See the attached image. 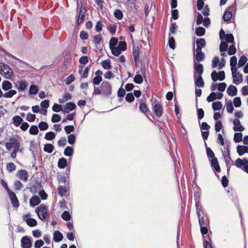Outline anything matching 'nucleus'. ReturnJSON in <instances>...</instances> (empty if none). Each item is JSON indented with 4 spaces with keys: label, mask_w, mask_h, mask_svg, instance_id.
Listing matches in <instances>:
<instances>
[{
    "label": "nucleus",
    "mask_w": 248,
    "mask_h": 248,
    "mask_svg": "<svg viewBox=\"0 0 248 248\" xmlns=\"http://www.w3.org/2000/svg\"><path fill=\"white\" fill-rule=\"evenodd\" d=\"M65 107L70 111L74 110L76 108V105L73 102H70L66 104Z\"/></svg>",
    "instance_id": "774afa93"
},
{
    "label": "nucleus",
    "mask_w": 248,
    "mask_h": 248,
    "mask_svg": "<svg viewBox=\"0 0 248 248\" xmlns=\"http://www.w3.org/2000/svg\"><path fill=\"white\" fill-rule=\"evenodd\" d=\"M237 64V58L235 56H232L230 59V65L231 66V71L237 70L235 66Z\"/></svg>",
    "instance_id": "c756f323"
},
{
    "label": "nucleus",
    "mask_w": 248,
    "mask_h": 248,
    "mask_svg": "<svg viewBox=\"0 0 248 248\" xmlns=\"http://www.w3.org/2000/svg\"><path fill=\"white\" fill-rule=\"evenodd\" d=\"M223 156L224 157L225 162L227 165V170L229 171L231 168V165L232 164V161L230 155V151L227 149V153L226 154H224L223 153Z\"/></svg>",
    "instance_id": "9d476101"
},
{
    "label": "nucleus",
    "mask_w": 248,
    "mask_h": 248,
    "mask_svg": "<svg viewBox=\"0 0 248 248\" xmlns=\"http://www.w3.org/2000/svg\"><path fill=\"white\" fill-rule=\"evenodd\" d=\"M101 65L105 69L107 70L110 69L112 67V66L110 64V60L109 59L103 61L101 62Z\"/></svg>",
    "instance_id": "cd10ccee"
},
{
    "label": "nucleus",
    "mask_w": 248,
    "mask_h": 248,
    "mask_svg": "<svg viewBox=\"0 0 248 248\" xmlns=\"http://www.w3.org/2000/svg\"><path fill=\"white\" fill-rule=\"evenodd\" d=\"M226 109L227 112L232 113L233 110V107L231 100L228 101L226 103Z\"/></svg>",
    "instance_id": "ea45409f"
},
{
    "label": "nucleus",
    "mask_w": 248,
    "mask_h": 248,
    "mask_svg": "<svg viewBox=\"0 0 248 248\" xmlns=\"http://www.w3.org/2000/svg\"><path fill=\"white\" fill-rule=\"evenodd\" d=\"M17 177L21 181L26 182L28 179V173L25 170H20L16 173Z\"/></svg>",
    "instance_id": "6e6552de"
},
{
    "label": "nucleus",
    "mask_w": 248,
    "mask_h": 248,
    "mask_svg": "<svg viewBox=\"0 0 248 248\" xmlns=\"http://www.w3.org/2000/svg\"><path fill=\"white\" fill-rule=\"evenodd\" d=\"M62 218L64 220H66V221H68L71 218V216L69 213L67 211H64L62 215Z\"/></svg>",
    "instance_id": "052dcab7"
},
{
    "label": "nucleus",
    "mask_w": 248,
    "mask_h": 248,
    "mask_svg": "<svg viewBox=\"0 0 248 248\" xmlns=\"http://www.w3.org/2000/svg\"><path fill=\"white\" fill-rule=\"evenodd\" d=\"M232 73L233 83L236 85H238L242 82L243 80L242 75L237 71V70H233V71H232Z\"/></svg>",
    "instance_id": "423d86ee"
},
{
    "label": "nucleus",
    "mask_w": 248,
    "mask_h": 248,
    "mask_svg": "<svg viewBox=\"0 0 248 248\" xmlns=\"http://www.w3.org/2000/svg\"><path fill=\"white\" fill-rule=\"evenodd\" d=\"M6 169L9 172H12L16 169V166L13 163H9L7 164Z\"/></svg>",
    "instance_id": "603ef678"
},
{
    "label": "nucleus",
    "mask_w": 248,
    "mask_h": 248,
    "mask_svg": "<svg viewBox=\"0 0 248 248\" xmlns=\"http://www.w3.org/2000/svg\"><path fill=\"white\" fill-rule=\"evenodd\" d=\"M64 130L66 134H70L71 132L74 131V127L73 125H69L65 126L64 128Z\"/></svg>",
    "instance_id": "e2e57ef3"
},
{
    "label": "nucleus",
    "mask_w": 248,
    "mask_h": 248,
    "mask_svg": "<svg viewBox=\"0 0 248 248\" xmlns=\"http://www.w3.org/2000/svg\"><path fill=\"white\" fill-rule=\"evenodd\" d=\"M114 16L117 19H122L123 17V14L121 10L117 9L114 12Z\"/></svg>",
    "instance_id": "a18cd8bd"
},
{
    "label": "nucleus",
    "mask_w": 248,
    "mask_h": 248,
    "mask_svg": "<svg viewBox=\"0 0 248 248\" xmlns=\"http://www.w3.org/2000/svg\"><path fill=\"white\" fill-rule=\"evenodd\" d=\"M35 211L39 218L42 220L49 217L48 207L44 204H41L36 207Z\"/></svg>",
    "instance_id": "f257e3e1"
},
{
    "label": "nucleus",
    "mask_w": 248,
    "mask_h": 248,
    "mask_svg": "<svg viewBox=\"0 0 248 248\" xmlns=\"http://www.w3.org/2000/svg\"><path fill=\"white\" fill-rule=\"evenodd\" d=\"M194 70L195 72L198 74V76H202L203 71V67L202 64L197 62H194Z\"/></svg>",
    "instance_id": "412c9836"
},
{
    "label": "nucleus",
    "mask_w": 248,
    "mask_h": 248,
    "mask_svg": "<svg viewBox=\"0 0 248 248\" xmlns=\"http://www.w3.org/2000/svg\"><path fill=\"white\" fill-rule=\"evenodd\" d=\"M217 99V93L215 92H212L207 97V101L208 102L214 101Z\"/></svg>",
    "instance_id": "864d4df0"
},
{
    "label": "nucleus",
    "mask_w": 248,
    "mask_h": 248,
    "mask_svg": "<svg viewBox=\"0 0 248 248\" xmlns=\"http://www.w3.org/2000/svg\"><path fill=\"white\" fill-rule=\"evenodd\" d=\"M205 30L202 27H198L196 29V33L198 36H202L205 34Z\"/></svg>",
    "instance_id": "c03bdc74"
},
{
    "label": "nucleus",
    "mask_w": 248,
    "mask_h": 248,
    "mask_svg": "<svg viewBox=\"0 0 248 248\" xmlns=\"http://www.w3.org/2000/svg\"><path fill=\"white\" fill-rule=\"evenodd\" d=\"M16 93V91L15 90H10L8 92L5 93L3 94V97L5 98H11Z\"/></svg>",
    "instance_id": "58836bf2"
},
{
    "label": "nucleus",
    "mask_w": 248,
    "mask_h": 248,
    "mask_svg": "<svg viewBox=\"0 0 248 248\" xmlns=\"http://www.w3.org/2000/svg\"><path fill=\"white\" fill-rule=\"evenodd\" d=\"M110 49L111 50L112 54L116 56L119 55L122 52L121 50L117 46H116L113 48L112 47Z\"/></svg>",
    "instance_id": "de8ad7c7"
},
{
    "label": "nucleus",
    "mask_w": 248,
    "mask_h": 248,
    "mask_svg": "<svg viewBox=\"0 0 248 248\" xmlns=\"http://www.w3.org/2000/svg\"><path fill=\"white\" fill-rule=\"evenodd\" d=\"M227 92L229 95L235 96L237 93V88L234 85H231L227 88Z\"/></svg>",
    "instance_id": "4be33fe9"
},
{
    "label": "nucleus",
    "mask_w": 248,
    "mask_h": 248,
    "mask_svg": "<svg viewBox=\"0 0 248 248\" xmlns=\"http://www.w3.org/2000/svg\"><path fill=\"white\" fill-rule=\"evenodd\" d=\"M211 78L214 81H216L218 79L222 81L224 80L225 78V72L223 71H221L217 73L214 70L211 74Z\"/></svg>",
    "instance_id": "0eeeda50"
},
{
    "label": "nucleus",
    "mask_w": 248,
    "mask_h": 248,
    "mask_svg": "<svg viewBox=\"0 0 248 248\" xmlns=\"http://www.w3.org/2000/svg\"><path fill=\"white\" fill-rule=\"evenodd\" d=\"M86 12V8L85 7L81 6L79 12L78 19L77 21L78 24H80L83 22Z\"/></svg>",
    "instance_id": "9b49d317"
},
{
    "label": "nucleus",
    "mask_w": 248,
    "mask_h": 248,
    "mask_svg": "<svg viewBox=\"0 0 248 248\" xmlns=\"http://www.w3.org/2000/svg\"><path fill=\"white\" fill-rule=\"evenodd\" d=\"M22 248H31V242L30 238L27 236H24L21 240Z\"/></svg>",
    "instance_id": "1a4fd4ad"
},
{
    "label": "nucleus",
    "mask_w": 248,
    "mask_h": 248,
    "mask_svg": "<svg viewBox=\"0 0 248 248\" xmlns=\"http://www.w3.org/2000/svg\"><path fill=\"white\" fill-rule=\"evenodd\" d=\"M118 40L117 38H115V37H112L111 38V39L109 41V48L110 49V48H112V47H115L116 46L117 44H118Z\"/></svg>",
    "instance_id": "4c0bfd02"
},
{
    "label": "nucleus",
    "mask_w": 248,
    "mask_h": 248,
    "mask_svg": "<svg viewBox=\"0 0 248 248\" xmlns=\"http://www.w3.org/2000/svg\"><path fill=\"white\" fill-rule=\"evenodd\" d=\"M63 238V235L62 233L58 231H56L53 233V240L55 242H60Z\"/></svg>",
    "instance_id": "393cba45"
},
{
    "label": "nucleus",
    "mask_w": 248,
    "mask_h": 248,
    "mask_svg": "<svg viewBox=\"0 0 248 248\" xmlns=\"http://www.w3.org/2000/svg\"><path fill=\"white\" fill-rule=\"evenodd\" d=\"M0 74L7 79L11 78L14 75L12 69L3 63H0Z\"/></svg>",
    "instance_id": "f03ea898"
},
{
    "label": "nucleus",
    "mask_w": 248,
    "mask_h": 248,
    "mask_svg": "<svg viewBox=\"0 0 248 248\" xmlns=\"http://www.w3.org/2000/svg\"><path fill=\"white\" fill-rule=\"evenodd\" d=\"M38 127L41 130H46L48 127V125L45 122H41L38 124Z\"/></svg>",
    "instance_id": "09e8293b"
},
{
    "label": "nucleus",
    "mask_w": 248,
    "mask_h": 248,
    "mask_svg": "<svg viewBox=\"0 0 248 248\" xmlns=\"http://www.w3.org/2000/svg\"><path fill=\"white\" fill-rule=\"evenodd\" d=\"M154 112L157 117H160L163 113V108L161 105L157 103L154 106Z\"/></svg>",
    "instance_id": "ddd939ff"
},
{
    "label": "nucleus",
    "mask_w": 248,
    "mask_h": 248,
    "mask_svg": "<svg viewBox=\"0 0 248 248\" xmlns=\"http://www.w3.org/2000/svg\"><path fill=\"white\" fill-rule=\"evenodd\" d=\"M139 109L140 111L144 114L147 115V113H149L150 111L147 108V105L144 103H141L140 104L139 106Z\"/></svg>",
    "instance_id": "bb28decb"
},
{
    "label": "nucleus",
    "mask_w": 248,
    "mask_h": 248,
    "mask_svg": "<svg viewBox=\"0 0 248 248\" xmlns=\"http://www.w3.org/2000/svg\"><path fill=\"white\" fill-rule=\"evenodd\" d=\"M197 48L196 50H202V47L206 45V42L204 38H198L196 40Z\"/></svg>",
    "instance_id": "6ab92c4d"
},
{
    "label": "nucleus",
    "mask_w": 248,
    "mask_h": 248,
    "mask_svg": "<svg viewBox=\"0 0 248 248\" xmlns=\"http://www.w3.org/2000/svg\"><path fill=\"white\" fill-rule=\"evenodd\" d=\"M232 7H229L228 10L226 11L224 14L223 18L225 21H229L232 17Z\"/></svg>",
    "instance_id": "a211bd4d"
},
{
    "label": "nucleus",
    "mask_w": 248,
    "mask_h": 248,
    "mask_svg": "<svg viewBox=\"0 0 248 248\" xmlns=\"http://www.w3.org/2000/svg\"><path fill=\"white\" fill-rule=\"evenodd\" d=\"M67 164V160L64 158L59 159L58 162V166L61 169L64 168Z\"/></svg>",
    "instance_id": "c85d7f7f"
},
{
    "label": "nucleus",
    "mask_w": 248,
    "mask_h": 248,
    "mask_svg": "<svg viewBox=\"0 0 248 248\" xmlns=\"http://www.w3.org/2000/svg\"><path fill=\"white\" fill-rule=\"evenodd\" d=\"M194 80H195V84L196 86L199 87H203L204 85V81L202 78V76L199 75L196 76L194 74Z\"/></svg>",
    "instance_id": "4468645a"
},
{
    "label": "nucleus",
    "mask_w": 248,
    "mask_h": 248,
    "mask_svg": "<svg viewBox=\"0 0 248 248\" xmlns=\"http://www.w3.org/2000/svg\"><path fill=\"white\" fill-rule=\"evenodd\" d=\"M211 164L212 167L217 172L220 171V168L218 164L217 159L216 157H214L211 160Z\"/></svg>",
    "instance_id": "b1692460"
},
{
    "label": "nucleus",
    "mask_w": 248,
    "mask_h": 248,
    "mask_svg": "<svg viewBox=\"0 0 248 248\" xmlns=\"http://www.w3.org/2000/svg\"><path fill=\"white\" fill-rule=\"evenodd\" d=\"M100 88L102 92V95L106 96H109L111 94L112 87L110 84L107 81H103Z\"/></svg>",
    "instance_id": "7ed1b4c3"
},
{
    "label": "nucleus",
    "mask_w": 248,
    "mask_h": 248,
    "mask_svg": "<svg viewBox=\"0 0 248 248\" xmlns=\"http://www.w3.org/2000/svg\"><path fill=\"white\" fill-rule=\"evenodd\" d=\"M224 39H225L226 43H232V44H234V37L232 34H227Z\"/></svg>",
    "instance_id": "79ce46f5"
},
{
    "label": "nucleus",
    "mask_w": 248,
    "mask_h": 248,
    "mask_svg": "<svg viewBox=\"0 0 248 248\" xmlns=\"http://www.w3.org/2000/svg\"><path fill=\"white\" fill-rule=\"evenodd\" d=\"M212 107L214 110H219L222 107V104L219 101L215 102L212 104Z\"/></svg>",
    "instance_id": "473e14b6"
},
{
    "label": "nucleus",
    "mask_w": 248,
    "mask_h": 248,
    "mask_svg": "<svg viewBox=\"0 0 248 248\" xmlns=\"http://www.w3.org/2000/svg\"><path fill=\"white\" fill-rule=\"evenodd\" d=\"M67 138L69 144L71 145L74 144L76 140V137L75 135L73 134H70L68 136Z\"/></svg>",
    "instance_id": "338daca9"
},
{
    "label": "nucleus",
    "mask_w": 248,
    "mask_h": 248,
    "mask_svg": "<svg viewBox=\"0 0 248 248\" xmlns=\"http://www.w3.org/2000/svg\"><path fill=\"white\" fill-rule=\"evenodd\" d=\"M74 153L73 148L70 146H67L64 150V154L66 156H71Z\"/></svg>",
    "instance_id": "72a5a7b5"
},
{
    "label": "nucleus",
    "mask_w": 248,
    "mask_h": 248,
    "mask_svg": "<svg viewBox=\"0 0 248 248\" xmlns=\"http://www.w3.org/2000/svg\"><path fill=\"white\" fill-rule=\"evenodd\" d=\"M233 103L235 107H240L241 105V101L240 98L239 97H235L233 99Z\"/></svg>",
    "instance_id": "0e129e2a"
},
{
    "label": "nucleus",
    "mask_w": 248,
    "mask_h": 248,
    "mask_svg": "<svg viewBox=\"0 0 248 248\" xmlns=\"http://www.w3.org/2000/svg\"><path fill=\"white\" fill-rule=\"evenodd\" d=\"M56 134L53 132H47L45 136V139L46 140H50L55 138Z\"/></svg>",
    "instance_id": "a19ab883"
},
{
    "label": "nucleus",
    "mask_w": 248,
    "mask_h": 248,
    "mask_svg": "<svg viewBox=\"0 0 248 248\" xmlns=\"http://www.w3.org/2000/svg\"><path fill=\"white\" fill-rule=\"evenodd\" d=\"M62 106L57 104H54L52 107V110L55 112H60L62 110Z\"/></svg>",
    "instance_id": "69168bd1"
},
{
    "label": "nucleus",
    "mask_w": 248,
    "mask_h": 248,
    "mask_svg": "<svg viewBox=\"0 0 248 248\" xmlns=\"http://www.w3.org/2000/svg\"><path fill=\"white\" fill-rule=\"evenodd\" d=\"M9 196L13 206L15 207H18L19 206V202L15 193L13 192H10Z\"/></svg>",
    "instance_id": "2eb2a0df"
},
{
    "label": "nucleus",
    "mask_w": 248,
    "mask_h": 248,
    "mask_svg": "<svg viewBox=\"0 0 248 248\" xmlns=\"http://www.w3.org/2000/svg\"><path fill=\"white\" fill-rule=\"evenodd\" d=\"M39 132L38 127L36 125H32L30 128L29 133L31 135H36Z\"/></svg>",
    "instance_id": "37998d69"
},
{
    "label": "nucleus",
    "mask_w": 248,
    "mask_h": 248,
    "mask_svg": "<svg viewBox=\"0 0 248 248\" xmlns=\"http://www.w3.org/2000/svg\"><path fill=\"white\" fill-rule=\"evenodd\" d=\"M54 148V146L51 144H46L45 145L44 148V151L48 153H51Z\"/></svg>",
    "instance_id": "c9c22d12"
},
{
    "label": "nucleus",
    "mask_w": 248,
    "mask_h": 248,
    "mask_svg": "<svg viewBox=\"0 0 248 248\" xmlns=\"http://www.w3.org/2000/svg\"><path fill=\"white\" fill-rule=\"evenodd\" d=\"M41 202L40 198L38 196L32 197L30 200V204L31 206L34 207L38 205Z\"/></svg>",
    "instance_id": "aec40b11"
},
{
    "label": "nucleus",
    "mask_w": 248,
    "mask_h": 248,
    "mask_svg": "<svg viewBox=\"0 0 248 248\" xmlns=\"http://www.w3.org/2000/svg\"><path fill=\"white\" fill-rule=\"evenodd\" d=\"M22 219L30 227H34L37 224V221L35 219L31 217L30 213H27L23 215L22 216Z\"/></svg>",
    "instance_id": "20e7f679"
},
{
    "label": "nucleus",
    "mask_w": 248,
    "mask_h": 248,
    "mask_svg": "<svg viewBox=\"0 0 248 248\" xmlns=\"http://www.w3.org/2000/svg\"><path fill=\"white\" fill-rule=\"evenodd\" d=\"M228 44L226 42L222 41L220 45V51L221 52H224L227 51L228 49Z\"/></svg>",
    "instance_id": "8fccbe9b"
},
{
    "label": "nucleus",
    "mask_w": 248,
    "mask_h": 248,
    "mask_svg": "<svg viewBox=\"0 0 248 248\" xmlns=\"http://www.w3.org/2000/svg\"><path fill=\"white\" fill-rule=\"evenodd\" d=\"M66 144V139L65 138H62L58 141V145L60 147H64Z\"/></svg>",
    "instance_id": "680f3d73"
},
{
    "label": "nucleus",
    "mask_w": 248,
    "mask_h": 248,
    "mask_svg": "<svg viewBox=\"0 0 248 248\" xmlns=\"http://www.w3.org/2000/svg\"><path fill=\"white\" fill-rule=\"evenodd\" d=\"M41 106L45 109V113H46V108L49 106V101L47 100H45L41 103Z\"/></svg>",
    "instance_id": "13d9d810"
},
{
    "label": "nucleus",
    "mask_w": 248,
    "mask_h": 248,
    "mask_svg": "<svg viewBox=\"0 0 248 248\" xmlns=\"http://www.w3.org/2000/svg\"><path fill=\"white\" fill-rule=\"evenodd\" d=\"M5 147L8 151H10L12 148H16L20 147L19 140L15 138H10L9 142H6L5 144Z\"/></svg>",
    "instance_id": "39448f33"
},
{
    "label": "nucleus",
    "mask_w": 248,
    "mask_h": 248,
    "mask_svg": "<svg viewBox=\"0 0 248 248\" xmlns=\"http://www.w3.org/2000/svg\"><path fill=\"white\" fill-rule=\"evenodd\" d=\"M102 80V78L101 76H95L93 78V81L94 85H98Z\"/></svg>",
    "instance_id": "bf43d9fd"
},
{
    "label": "nucleus",
    "mask_w": 248,
    "mask_h": 248,
    "mask_svg": "<svg viewBox=\"0 0 248 248\" xmlns=\"http://www.w3.org/2000/svg\"><path fill=\"white\" fill-rule=\"evenodd\" d=\"M236 50L234 46V44H232V45H231L228 49V54L230 55H232L235 53Z\"/></svg>",
    "instance_id": "6e6d98bb"
},
{
    "label": "nucleus",
    "mask_w": 248,
    "mask_h": 248,
    "mask_svg": "<svg viewBox=\"0 0 248 248\" xmlns=\"http://www.w3.org/2000/svg\"><path fill=\"white\" fill-rule=\"evenodd\" d=\"M27 87V82L25 80H21L17 82L16 88L20 92H24Z\"/></svg>",
    "instance_id": "f3484780"
},
{
    "label": "nucleus",
    "mask_w": 248,
    "mask_h": 248,
    "mask_svg": "<svg viewBox=\"0 0 248 248\" xmlns=\"http://www.w3.org/2000/svg\"><path fill=\"white\" fill-rule=\"evenodd\" d=\"M204 54L202 52V50L198 51L196 50L194 62L199 63L203 61L204 59Z\"/></svg>",
    "instance_id": "dca6fc26"
},
{
    "label": "nucleus",
    "mask_w": 248,
    "mask_h": 248,
    "mask_svg": "<svg viewBox=\"0 0 248 248\" xmlns=\"http://www.w3.org/2000/svg\"><path fill=\"white\" fill-rule=\"evenodd\" d=\"M117 47L121 50L122 52L125 50L127 48L125 42L122 41H121L119 43Z\"/></svg>",
    "instance_id": "4d7b16f0"
},
{
    "label": "nucleus",
    "mask_w": 248,
    "mask_h": 248,
    "mask_svg": "<svg viewBox=\"0 0 248 248\" xmlns=\"http://www.w3.org/2000/svg\"><path fill=\"white\" fill-rule=\"evenodd\" d=\"M2 88L4 91H9L12 88V84L9 81H4L2 83Z\"/></svg>",
    "instance_id": "a878e982"
},
{
    "label": "nucleus",
    "mask_w": 248,
    "mask_h": 248,
    "mask_svg": "<svg viewBox=\"0 0 248 248\" xmlns=\"http://www.w3.org/2000/svg\"><path fill=\"white\" fill-rule=\"evenodd\" d=\"M233 129L235 131L242 132L244 130L245 128L241 124L240 121L237 119H234L233 121Z\"/></svg>",
    "instance_id": "f8f14e48"
},
{
    "label": "nucleus",
    "mask_w": 248,
    "mask_h": 248,
    "mask_svg": "<svg viewBox=\"0 0 248 248\" xmlns=\"http://www.w3.org/2000/svg\"><path fill=\"white\" fill-rule=\"evenodd\" d=\"M13 121L14 125L16 126H18L22 122L23 119L19 116H16L13 118Z\"/></svg>",
    "instance_id": "7c9ffc66"
},
{
    "label": "nucleus",
    "mask_w": 248,
    "mask_h": 248,
    "mask_svg": "<svg viewBox=\"0 0 248 248\" xmlns=\"http://www.w3.org/2000/svg\"><path fill=\"white\" fill-rule=\"evenodd\" d=\"M134 81L137 84H140L143 81L142 77L140 75H136L134 78Z\"/></svg>",
    "instance_id": "3c124183"
},
{
    "label": "nucleus",
    "mask_w": 248,
    "mask_h": 248,
    "mask_svg": "<svg viewBox=\"0 0 248 248\" xmlns=\"http://www.w3.org/2000/svg\"><path fill=\"white\" fill-rule=\"evenodd\" d=\"M58 192L61 197H63L66 195L67 190L65 187L59 186L58 188Z\"/></svg>",
    "instance_id": "f704fd0d"
},
{
    "label": "nucleus",
    "mask_w": 248,
    "mask_h": 248,
    "mask_svg": "<svg viewBox=\"0 0 248 248\" xmlns=\"http://www.w3.org/2000/svg\"><path fill=\"white\" fill-rule=\"evenodd\" d=\"M243 135L241 133H235L234 135L233 140L235 142H239L242 140Z\"/></svg>",
    "instance_id": "e433bc0d"
},
{
    "label": "nucleus",
    "mask_w": 248,
    "mask_h": 248,
    "mask_svg": "<svg viewBox=\"0 0 248 248\" xmlns=\"http://www.w3.org/2000/svg\"><path fill=\"white\" fill-rule=\"evenodd\" d=\"M248 163V161L246 159L243 160L240 158H237L235 161V165L237 168H242V167L245 166Z\"/></svg>",
    "instance_id": "5701e85b"
},
{
    "label": "nucleus",
    "mask_w": 248,
    "mask_h": 248,
    "mask_svg": "<svg viewBox=\"0 0 248 248\" xmlns=\"http://www.w3.org/2000/svg\"><path fill=\"white\" fill-rule=\"evenodd\" d=\"M75 79V76L73 74L69 75L65 80L66 85L70 84Z\"/></svg>",
    "instance_id": "5fc2aeb1"
},
{
    "label": "nucleus",
    "mask_w": 248,
    "mask_h": 248,
    "mask_svg": "<svg viewBox=\"0 0 248 248\" xmlns=\"http://www.w3.org/2000/svg\"><path fill=\"white\" fill-rule=\"evenodd\" d=\"M247 58L246 56H242L239 60L238 65L239 67L243 66L247 62Z\"/></svg>",
    "instance_id": "49530a36"
},
{
    "label": "nucleus",
    "mask_w": 248,
    "mask_h": 248,
    "mask_svg": "<svg viewBox=\"0 0 248 248\" xmlns=\"http://www.w3.org/2000/svg\"><path fill=\"white\" fill-rule=\"evenodd\" d=\"M38 92V87L34 84L31 85L29 89V93L30 94L35 95Z\"/></svg>",
    "instance_id": "2f4dec72"
}]
</instances>
